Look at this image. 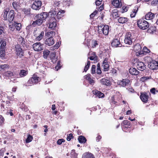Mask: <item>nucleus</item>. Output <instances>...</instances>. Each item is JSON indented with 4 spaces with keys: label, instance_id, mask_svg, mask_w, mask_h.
<instances>
[{
    "label": "nucleus",
    "instance_id": "obj_1",
    "mask_svg": "<svg viewBox=\"0 0 158 158\" xmlns=\"http://www.w3.org/2000/svg\"><path fill=\"white\" fill-rule=\"evenodd\" d=\"M98 31L99 34L103 33L105 35H108L109 29L108 25L102 24L98 25Z\"/></svg>",
    "mask_w": 158,
    "mask_h": 158
},
{
    "label": "nucleus",
    "instance_id": "obj_2",
    "mask_svg": "<svg viewBox=\"0 0 158 158\" xmlns=\"http://www.w3.org/2000/svg\"><path fill=\"white\" fill-rule=\"evenodd\" d=\"M40 81V77L34 75L28 80L27 83L24 85L26 86H30L31 85L38 83Z\"/></svg>",
    "mask_w": 158,
    "mask_h": 158
},
{
    "label": "nucleus",
    "instance_id": "obj_3",
    "mask_svg": "<svg viewBox=\"0 0 158 158\" xmlns=\"http://www.w3.org/2000/svg\"><path fill=\"white\" fill-rule=\"evenodd\" d=\"M138 27L140 29L145 30L149 27V24L148 22L144 20H139L137 22Z\"/></svg>",
    "mask_w": 158,
    "mask_h": 158
},
{
    "label": "nucleus",
    "instance_id": "obj_4",
    "mask_svg": "<svg viewBox=\"0 0 158 158\" xmlns=\"http://www.w3.org/2000/svg\"><path fill=\"white\" fill-rule=\"evenodd\" d=\"M41 6V1L37 0L33 2L32 4L31 8L34 10H38L40 9Z\"/></svg>",
    "mask_w": 158,
    "mask_h": 158
},
{
    "label": "nucleus",
    "instance_id": "obj_5",
    "mask_svg": "<svg viewBox=\"0 0 158 158\" xmlns=\"http://www.w3.org/2000/svg\"><path fill=\"white\" fill-rule=\"evenodd\" d=\"M34 19L35 21H33L32 23V25L34 27H35L37 25H40L44 22L42 20L40 19L38 14L35 16Z\"/></svg>",
    "mask_w": 158,
    "mask_h": 158
},
{
    "label": "nucleus",
    "instance_id": "obj_6",
    "mask_svg": "<svg viewBox=\"0 0 158 158\" xmlns=\"http://www.w3.org/2000/svg\"><path fill=\"white\" fill-rule=\"evenodd\" d=\"M26 42L27 40H25L23 38L21 37L19 38V43L22 45L25 49H27L29 48V45L27 44Z\"/></svg>",
    "mask_w": 158,
    "mask_h": 158
},
{
    "label": "nucleus",
    "instance_id": "obj_7",
    "mask_svg": "<svg viewBox=\"0 0 158 158\" xmlns=\"http://www.w3.org/2000/svg\"><path fill=\"white\" fill-rule=\"evenodd\" d=\"M124 42L125 44L129 45L131 44L132 43V38L131 37V33L130 32L127 33L125 36Z\"/></svg>",
    "mask_w": 158,
    "mask_h": 158
},
{
    "label": "nucleus",
    "instance_id": "obj_8",
    "mask_svg": "<svg viewBox=\"0 0 158 158\" xmlns=\"http://www.w3.org/2000/svg\"><path fill=\"white\" fill-rule=\"evenodd\" d=\"M48 23H49V28L52 30H54L56 29L57 24L55 19H54V17H52Z\"/></svg>",
    "mask_w": 158,
    "mask_h": 158
},
{
    "label": "nucleus",
    "instance_id": "obj_9",
    "mask_svg": "<svg viewBox=\"0 0 158 158\" xmlns=\"http://www.w3.org/2000/svg\"><path fill=\"white\" fill-rule=\"evenodd\" d=\"M5 77L6 78L10 77H17V75L15 72H12L10 71H8L4 73Z\"/></svg>",
    "mask_w": 158,
    "mask_h": 158
},
{
    "label": "nucleus",
    "instance_id": "obj_10",
    "mask_svg": "<svg viewBox=\"0 0 158 158\" xmlns=\"http://www.w3.org/2000/svg\"><path fill=\"white\" fill-rule=\"evenodd\" d=\"M43 45L40 43H36L33 45V47L35 51H39L43 49Z\"/></svg>",
    "mask_w": 158,
    "mask_h": 158
},
{
    "label": "nucleus",
    "instance_id": "obj_11",
    "mask_svg": "<svg viewBox=\"0 0 158 158\" xmlns=\"http://www.w3.org/2000/svg\"><path fill=\"white\" fill-rule=\"evenodd\" d=\"M90 53V52H89ZM89 60L92 61L91 62L92 63L97 62L98 57L95 52H91L90 54L89 53Z\"/></svg>",
    "mask_w": 158,
    "mask_h": 158
},
{
    "label": "nucleus",
    "instance_id": "obj_12",
    "mask_svg": "<svg viewBox=\"0 0 158 158\" xmlns=\"http://www.w3.org/2000/svg\"><path fill=\"white\" fill-rule=\"evenodd\" d=\"M15 50L17 52V54L19 57H21L24 56L23 52L22 51V48L19 45L17 44L15 46Z\"/></svg>",
    "mask_w": 158,
    "mask_h": 158
},
{
    "label": "nucleus",
    "instance_id": "obj_13",
    "mask_svg": "<svg viewBox=\"0 0 158 158\" xmlns=\"http://www.w3.org/2000/svg\"><path fill=\"white\" fill-rule=\"evenodd\" d=\"M130 82V81L128 79H123L122 80L118 81L117 83L118 85L125 87L128 85Z\"/></svg>",
    "mask_w": 158,
    "mask_h": 158
},
{
    "label": "nucleus",
    "instance_id": "obj_14",
    "mask_svg": "<svg viewBox=\"0 0 158 158\" xmlns=\"http://www.w3.org/2000/svg\"><path fill=\"white\" fill-rule=\"evenodd\" d=\"M111 45L112 47H121L122 45L119 41V40L117 39H114L111 43Z\"/></svg>",
    "mask_w": 158,
    "mask_h": 158
},
{
    "label": "nucleus",
    "instance_id": "obj_15",
    "mask_svg": "<svg viewBox=\"0 0 158 158\" xmlns=\"http://www.w3.org/2000/svg\"><path fill=\"white\" fill-rule=\"evenodd\" d=\"M45 44L48 46L53 45L54 44V40L53 37H51L47 39L45 41Z\"/></svg>",
    "mask_w": 158,
    "mask_h": 158
},
{
    "label": "nucleus",
    "instance_id": "obj_16",
    "mask_svg": "<svg viewBox=\"0 0 158 158\" xmlns=\"http://www.w3.org/2000/svg\"><path fill=\"white\" fill-rule=\"evenodd\" d=\"M136 67L138 70L143 71L146 69V66L143 62H139L138 63Z\"/></svg>",
    "mask_w": 158,
    "mask_h": 158
},
{
    "label": "nucleus",
    "instance_id": "obj_17",
    "mask_svg": "<svg viewBox=\"0 0 158 158\" xmlns=\"http://www.w3.org/2000/svg\"><path fill=\"white\" fill-rule=\"evenodd\" d=\"M112 4L116 8H120L122 6L121 0H114Z\"/></svg>",
    "mask_w": 158,
    "mask_h": 158
},
{
    "label": "nucleus",
    "instance_id": "obj_18",
    "mask_svg": "<svg viewBox=\"0 0 158 158\" xmlns=\"http://www.w3.org/2000/svg\"><path fill=\"white\" fill-rule=\"evenodd\" d=\"M14 11L13 10H11L8 13L7 19L10 22H12L14 18Z\"/></svg>",
    "mask_w": 158,
    "mask_h": 158
},
{
    "label": "nucleus",
    "instance_id": "obj_19",
    "mask_svg": "<svg viewBox=\"0 0 158 158\" xmlns=\"http://www.w3.org/2000/svg\"><path fill=\"white\" fill-rule=\"evenodd\" d=\"M134 50L136 52V53H138L139 55L142 54L141 47L139 44H137L135 45L134 47Z\"/></svg>",
    "mask_w": 158,
    "mask_h": 158
},
{
    "label": "nucleus",
    "instance_id": "obj_20",
    "mask_svg": "<svg viewBox=\"0 0 158 158\" xmlns=\"http://www.w3.org/2000/svg\"><path fill=\"white\" fill-rule=\"evenodd\" d=\"M155 14L151 12H148L145 16V19L147 20L153 19L155 17Z\"/></svg>",
    "mask_w": 158,
    "mask_h": 158
},
{
    "label": "nucleus",
    "instance_id": "obj_21",
    "mask_svg": "<svg viewBox=\"0 0 158 158\" xmlns=\"http://www.w3.org/2000/svg\"><path fill=\"white\" fill-rule=\"evenodd\" d=\"M38 15L39 16L40 19L42 20L44 22L45 20L48 15V14L46 12H43L40 14H38Z\"/></svg>",
    "mask_w": 158,
    "mask_h": 158
},
{
    "label": "nucleus",
    "instance_id": "obj_22",
    "mask_svg": "<svg viewBox=\"0 0 158 158\" xmlns=\"http://www.w3.org/2000/svg\"><path fill=\"white\" fill-rule=\"evenodd\" d=\"M102 66L103 67L104 71H107L109 68V65L107 62V58H105L103 61Z\"/></svg>",
    "mask_w": 158,
    "mask_h": 158
},
{
    "label": "nucleus",
    "instance_id": "obj_23",
    "mask_svg": "<svg viewBox=\"0 0 158 158\" xmlns=\"http://www.w3.org/2000/svg\"><path fill=\"white\" fill-rule=\"evenodd\" d=\"M120 11L119 12L117 9H114L111 11V15L114 19L119 17L120 15Z\"/></svg>",
    "mask_w": 158,
    "mask_h": 158
},
{
    "label": "nucleus",
    "instance_id": "obj_24",
    "mask_svg": "<svg viewBox=\"0 0 158 158\" xmlns=\"http://www.w3.org/2000/svg\"><path fill=\"white\" fill-rule=\"evenodd\" d=\"M148 96L146 93H141L140 98L141 100L144 102H146L148 101Z\"/></svg>",
    "mask_w": 158,
    "mask_h": 158
},
{
    "label": "nucleus",
    "instance_id": "obj_25",
    "mask_svg": "<svg viewBox=\"0 0 158 158\" xmlns=\"http://www.w3.org/2000/svg\"><path fill=\"white\" fill-rule=\"evenodd\" d=\"M30 10V8H24L22 10L23 11L26 15L29 17H32L33 16V14L31 13Z\"/></svg>",
    "mask_w": 158,
    "mask_h": 158
},
{
    "label": "nucleus",
    "instance_id": "obj_26",
    "mask_svg": "<svg viewBox=\"0 0 158 158\" xmlns=\"http://www.w3.org/2000/svg\"><path fill=\"white\" fill-rule=\"evenodd\" d=\"M93 94H94L96 97H98L100 98H103L104 97V94L100 91L97 90H94L93 91Z\"/></svg>",
    "mask_w": 158,
    "mask_h": 158
},
{
    "label": "nucleus",
    "instance_id": "obj_27",
    "mask_svg": "<svg viewBox=\"0 0 158 158\" xmlns=\"http://www.w3.org/2000/svg\"><path fill=\"white\" fill-rule=\"evenodd\" d=\"M129 73L132 75H137L139 74V72L135 68H131L129 69Z\"/></svg>",
    "mask_w": 158,
    "mask_h": 158
},
{
    "label": "nucleus",
    "instance_id": "obj_28",
    "mask_svg": "<svg viewBox=\"0 0 158 158\" xmlns=\"http://www.w3.org/2000/svg\"><path fill=\"white\" fill-rule=\"evenodd\" d=\"M156 28L155 26L150 27V28L147 30V32L150 34H156Z\"/></svg>",
    "mask_w": 158,
    "mask_h": 158
},
{
    "label": "nucleus",
    "instance_id": "obj_29",
    "mask_svg": "<svg viewBox=\"0 0 158 158\" xmlns=\"http://www.w3.org/2000/svg\"><path fill=\"white\" fill-rule=\"evenodd\" d=\"M101 83L103 85H105L107 86L110 85L111 84L110 81L105 78L102 79L101 81Z\"/></svg>",
    "mask_w": 158,
    "mask_h": 158
},
{
    "label": "nucleus",
    "instance_id": "obj_30",
    "mask_svg": "<svg viewBox=\"0 0 158 158\" xmlns=\"http://www.w3.org/2000/svg\"><path fill=\"white\" fill-rule=\"evenodd\" d=\"M98 45V42L96 40L93 39L91 40V48H95Z\"/></svg>",
    "mask_w": 158,
    "mask_h": 158
},
{
    "label": "nucleus",
    "instance_id": "obj_31",
    "mask_svg": "<svg viewBox=\"0 0 158 158\" xmlns=\"http://www.w3.org/2000/svg\"><path fill=\"white\" fill-rule=\"evenodd\" d=\"M118 22L121 23H124L127 21V18L120 17L118 19Z\"/></svg>",
    "mask_w": 158,
    "mask_h": 158
},
{
    "label": "nucleus",
    "instance_id": "obj_32",
    "mask_svg": "<svg viewBox=\"0 0 158 158\" xmlns=\"http://www.w3.org/2000/svg\"><path fill=\"white\" fill-rule=\"evenodd\" d=\"M78 140L80 143H85L86 141V138L82 135L79 136L78 138Z\"/></svg>",
    "mask_w": 158,
    "mask_h": 158
},
{
    "label": "nucleus",
    "instance_id": "obj_33",
    "mask_svg": "<svg viewBox=\"0 0 158 158\" xmlns=\"http://www.w3.org/2000/svg\"><path fill=\"white\" fill-rule=\"evenodd\" d=\"M0 42L1 43L0 48L5 49V47L6 45V40L2 39L0 40Z\"/></svg>",
    "mask_w": 158,
    "mask_h": 158
},
{
    "label": "nucleus",
    "instance_id": "obj_34",
    "mask_svg": "<svg viewBox=\"0 0 158 158\" xmlns=\"http://www.w3.org/2000/svg\"><path fill=\"white\" fill-rule=\"evenodd\" d=\"M28 74V71L24 69L21 70L19 73V76L21 77H23Z\"/></svg>",
    "mask_w": 158,
    "mask_h": 158
},
{
    "label": "nucleus",
    "instance_id": "obj_35",
    "mask_svg": "<svg viewBox=\"0 0 158 158\" xmlns=\"http://www.w3.org/2000/svg\"><path fill=\"white\" fill-rule=\"evenodd\" d=\"M14 25L17 30L19 31L20 30L21 28V24L20 23L14 22Z\"/></svg>",
    "mask_w": 158,
    "mask_h": 158
},
{
    "label": "nucleus",
    "instance_id": "obj_36",
    "mask_svg": "<svg viewBox=\"0 0 158 158\" xmlns=\"http://www.w3.org/2000/svg\"><path fill=\"white\" fill-rule=\"evenodd\" d=\"M9 9L6 8L4 10L3 15V17L4 19V20H6L7 19V15H8L9 13Z\"/></svg>",
    "mask_w": 158,
    "mask_h": 158
},
{
    "label": "nucleus",
    "instance_id": "obj_37",
    "mask_svg": "<svg viewBox=\"0 0 158 158\" xmlns=\"http://www.w3.org/2000/svg\"><path fill=\"white\" fill-rule=\"evenodd\" d=\"M71 158H77V154L75 152L74 150H72L70 153Z\"/></svg>",
    "mask_w": 158,
    "mask_h": 158
},
{
    "label": "nucleus",
    "instance_id": "obj_38",
    "mask_svg": "<svg viewBox=\"0 0 158 158\" xmlns=\"http://www.w3.org/2000/svg\"><path fill=\"white\" fill-rule=\"evenodd\" d=\"M9 65L7 64H4L0 65V71L5 70L6 69L8 68Z\"/></svg>",
    "mask_w": 158,
    "mask_h": 158
},
{
    "label": "nucleus",
    "instance_id": "obj_39",
    "mask_svg": "<svg viewBox=\"0 0 158 158\" xmlns=\"http://www.w3.org/2000/svg\"><path fill=\"white\" fill-rule=\"evenodd\" d=\"M135 9H134L133 11L130 15V16L131 18H133L135 17L138 9L137 6L135 7Z\"/></svg>",
    "mask_w": 158,
    "mask_h": 158
},
{
    "label": "nucleus",
    "instance_id": "obj_40",
    "mask_svg": "<svg viewBox=\"0 0 158 158\" xmlns=\"http://www.w3.org/2000/svg\"><path fill=\"white\" fill-rule=\"evenodd\" d=\"M64 13V11L62 10H60V11L57 13V15H56V18L58 19H60L62 16V14H63Z\"/></svg>",
    "mask_w": 158,
    "mask_h": 158
},
{
    "label": "nucleus",
    "instance_id": "obj_41",
    "mask_svg": "<svg viewBox=\"0 0 158 158\" xmlns=\"http://www.w3.org/2000/svg\"><path fill=\"white\" fill-rule=\"evenodd\" d=\"M19 3L18 2H14L12 4L15 10L17 9L19 6Z\"/></svg>",
    "mask_w": 158,
    "mask_h": 158
},
{
    "label": "nucleus",
    "instance_id": "obj_42",
    "mask_svg": "<svg viewBox=\"0 0 158 158\" xmlns=\"http://www.w3.org/2000/svg\"><path fill=\"white\" fill-rule=\"evenodd\" d=\"M44 32L42 31L41 33H40L39 35H37L36 38L37 40H40L44 36Z\"/></svg>",
    "mask_w": 158,
    "mask_h": 158
},
{
    "label": "nucleus",
    "instance_id": "obj_43",
    "mask_svg": "<svg viewBox=\"0 0 158 158\" xmlns=\"http://www.w3.org/2000/svg\"><path fill=\"white\" fill-rule=\"evenodd\" d=\"M33 137L30 135H28L27 136V137L26 139V142L28 143L31 142L33 139Z\"/></svg>",
    "mask_w": 158,
    "mask_h": 158
},
{
    "label": "nucleus",
    "instance_id": "obj_44",
    "mask_svg": "<svg viewBox=\"0 0 158 158\" xmlns=\"http://www.w3.org/2000/svg\"><path fill=\"white\" fill-rule=\"evenodd\" d=\"M49 52L50 51L48 50L44 51L43 52V57L45 59H47L49 55Z\"/></svg>",
    "mask_w": 158,
    "mask_h": 158
},
{
    "label": "nucleus",
    "instance_id": "obj_45",
    "mask_svg": "<svg viewBox=\"0 0 158 158\" xmlns=\"http://www.w3.org/2000/svg\"><path fill=\"white\" fill-rule=\"evenodd\" d=\"M53 57L52 58L51 60H52V62L53 63H55L56 62V61L57 60V57H56L55 56V54H53Z\"/></svg>",
    "mask_w": 158,
    "mask_h": 158
},
{
    "label": "nucleus",
    "instance_id": "obj_46",
    "mask_svg": "<svg viewBox=\"0 0 158 158\" xmlns=\"http://www.w3.org/2000/svg\"><path fill=\"white\" fill-rule=\"evenodd\" d=\"M95 69H96V66L94 65H93L92 66L91 70V73L92 74H95L96 73L95 71Z\"/></svg>",
    "mask_w": 158,
    "mask_h": 158
},
{
    "label": "nucleus",
    "instance_id": "obj_47",
    "mask_svg": "<svg viewBox=\"0 0 158 158\" xmlns=\"http://www.w3.org/2000/svg\"><path fill=\"white\" fill-rule=\"evenodd\" d=\"M151 4L152 6H154L158 5V0H153Z\"/></svg>",
    "mask_w": 158,
    "mask_h": 158
},
{
    "label": "nucleus",
    "instance_id": "obj_48",
    "mask_svg": "<svg viewBox=\"0 0 158 158\" xmlns=\"http://www.w3.org/2000/svg\"><path fill=\"white\" fill-rule=\"evenodd\" d=\"M73 135L72 134L70 133L69 135H67V140L68 141H70L71 139L73 138Z\"/></svg>",
    "mask_w": 158,
    "mask_h": 158
},
{
    "label": "nucleus",
    "instance_id": "obj_49",
    "mask_svg": "<svg viewBox=\"0 0 158 158\" xmlns=\"http://www.w3.org/2000/svg\"><path fill=\"white\" fill-rule=\"evenodd\" d=\"M98 11L97 10H95L93 13H92L90 15H89V17L91 18H93L98 13Z\"/></svg>",
    "mask_w": 158,
    "mask_h": 158
},
{
    "label": "nucleus",
    "instance_id": "obj_50",
    "mask_svg": "<svg viewBox=\"0 0 158 158\" xmlns=\"http://www.w3.org/2000/svg\"><path fill=\"white\" fill-rule=\"evenodd\" d=\"M143 53H148L150 52V50L146 47H144L143 48Z\"/></svg>",
    "mask_w": 158,
    "mask_h": 158
},
{
    "label": "nucleus",
    "instance_id": "obj_51",
    "mask_svg": "<svg viewBox=\"0 0 158 158\" xmlns=\"http://www.w3.org/2000/svg\"><path fill=\"white\" fill-rule=\"evenodd\" d=\"M71 4V2L70 0H66L64 2V4L67 6H69Z\"/></svg>",
    "mask_w": 158,
    "mask_h": 158
},
{
    "label": "nucleus",
    "instance_id": "obj_52",
    "mask_svg": "<svg viewBox=\"0 0 158 158\" xmlns=\"http://www.w3.org/2000/svg\"><path fill=\"white\" fill-rule=\"evenodd\" d=\"M40 32L39 30H38L37 29L35 30L33 32V34H34V36H35L36 37L37 36V35H39L40 33Z\"/></svg>",
    "mask_w": 158,
    "mask_h": 158
},
{
    "label": "nucleus",
    "instance_id": "obj_53",
    "mask_svg": "<svg viewBox=\"0 0 158 158\" xmlns=\"http://www.w3.org/2000/svg\"><path fill=\"white\" fill-rule=\"evenodd\" d=\"M101 73H102V71L100 69V65H99V64H98V65L97 68V73L98 74H101Z\"/></svg>",
    "mask_w": 158,
    "mask_h": 158
},
{
    "label": "nucleus",
    "instance_id": "obj_54",
    "mask_svg": "<svg viewBox=\"0 0 158 158\" xmlns=\"http://www.w3.org/2000/svg\"><path fill=\"white\" fill-rule=\"evenodd\" d=\"M65 140L63 139H59L57 141V143L58 145L62 144V143L64 142Z\"/></svg>",
    "mask_w": 158,
    "mask_h": 158
},
{
    "label": "nucleus",
    "instance_id": "obj_55",
    "mask_svg": "<svg viewBox=\"0 0 158 158\" xmlns=\"http://www.w3.org/2000/svg\"><path fill=\"white\" fill-rule=\"evenodd\" d=\"M102 0H96L95 2L96 5L97 6H99L102 2Z\"/></svg>",
    "mask_w": 158,
    "mask_h": 158
},
{
    "label": "nucleus",
    "instance_id": "obj_56",
    "mask_svg": "<svg viewBox=\"0 0 158 158\" xmlns=\"http://www.w3.org/2000/svg\"><path fill=\"white\" fill-rule=\"evenodd\" d=\"M82 158H89V153L86 152L83 154Z\"/></svg>",
    "mask_w": 158,
    "mask_h": 158
},
{
    "label": "nucleus",
    "instance_id": "obj_57",
    "mask_svg": "<svg viewBox=\"0 0 158 158\" xmlns=\"http://www.w3.org/2000/svg\"><path fill=\"white\" fill-rule=\"evenodd\" d=\"M149 79H150L149 77H143L140 78V81L142 82H144L145 80H146Z\"/></svg>",
    "mask_w": 158,
    "mask_h": 158
},
{
    "label": "nucleus",
    "instance_id": "obj_58",
    "mask_svg": "<svg viewBox=\"0 0 158 158\" xmlns=\"http://www.w3.org/2000/svg\"><path fill=\"white\" fill-rule=\"evenodd\" d=\"M58 48V46L57 45H54L52 47H51L50 49L51 50H54L55 49H57Z\"/></svg>",
    "mask_w": 158,
    "mask_h": 158
},
{
    "label": "nucleus",
    "instance_id": "obj_59",
    "mask_svg": "<svg viewBox=\"0 0 158 158\" xmlns=\"http://www.w3.org/2000/svg\"><path fill=\"white\" fill-rule=\"evenodd\" d=\"M15 26H14V25H9V28L12 31H14L15 30Z\"/></svg>",
    "mask_w": 158,
    "mask_h": 158
},
{
    "label": "nucleus",
    "instance_id": "obj_60",
    "mask_svg": "<svg viewBox=\"0 0 158 158\" xmlns=\"http://www.w3.org/2000/svg\"><path fill=\"white\" fill-rule=\"evenodd\" d=\"M89 68V61H88L87 63V64L84 69V71L85 72H86L88 70V69Z\"/></svg>",
    "mask_w": 158,
    "mask_h": 158
},
{
    "label": "nucleus",
    "instance_id": "obj_61",
    "mask_svg": "<svg viewBox=\"0 0 158 158\" xmlns=\"http://www.w3.org/2000/svg\"><path fill=\"white\" fill-rule=\"evenodd\" d=\"M4 119L2 116L0 115V124H2L4 122Z\"/></svg>",
    "mask_w": 158,
    "mask_h": 158
},
{
    "label": "nucleus",
    "instance_id": "obj_62",
    "mask_svg": "<svg viewBox=\"0 0 158 158\" xmlns=\"http://www.w3.org/2000/svg\"><path fill=\"white\" fill-rule=\"evenodd\" d=\"M94 78L92 79L89 77V84L91 85H93L94 84Z\"/></svg>",
    "mask_w": 158,
    "mask_h": 158
},
{
    "label": "nucleus",
    "instance_id": "obj_63",
    "mask_svg": "<svg viewBox=\"0 0 158 158\" xmlns=\"http://www.w3.org/2000/svg\"><path fill=\"white\" fill-rule=\"evenodd\" d=\"M5 30L2 27H0V35L2 33H4Z\"/></svg>",
    "mask_w": 158,
    "mask_h": 158
},
{
    "label": "nucleus",
    "instance_id": "obj_64",
    "mask_svg": "<svg viewBox=\"0 0 158 158\" xmlns=\"http://www.w3.org/2000/svg\"><path fill=\"white\" fill-rule=\"evenodd\" d=\"M123 9V11L122 13L124 12H126L127 11V7L123 6L122 7Z\"/></svg>",
    "mask_w": 158,
    "mask_h": 158
}]
</instances>
